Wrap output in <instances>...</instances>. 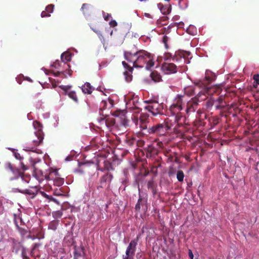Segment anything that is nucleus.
<instances>
[{"instance_id":"nucleus-13","label":"nucleus","mask_w":259,"mask_h":259,"mask_svg":"<svg viewBox=\"0 0 259 259\" xmlns=\"http://www.w3.org/2000/svg\"><path fill=\"white\" fill-rule=\"evenodd\" d=\"M19 192L31 196V198H34L37 195L38 189L36 187H32L30 189H18Z\"/></svg>"},{"instance_id":"nucleus-38","label":"nucleus","mask_w":259,"mask_h":259,"mask_svg":"<svg viewBox=\"0 0 259 259\" xmlns=\"http://www.w3.org/2000/svg\"><path fill=\"white\" fill-rule=\"evenodd\" d=\"M104 18L106 21H108L111 18V15L108 13L104 14Z\"/></svg>"},{"instance_id":"nucleus-61","label":"nucleus","mask_w":259,"mask_h":259,"mask_svg":"<svg viewBox=\"0 0 259 259\" xmlns=\"http://www.w3.org/2000/svg\"><path fill=\"white\" fill-rule=\"evenodd\" d=\"M172 60H173V61H174V60H175V58H174V57L172 58Z\"/></svg>"},{"instance_id":"nucleus-56","label":"nucleus","mask_w":259,"mask_h":259,"mask_svg":"<svg viewBox=\"0 0 259 259\" xmlns=\"http://www.w3.org/2000/svg\"><path fill=\"white\" fill-rule=\"evenodd\" d=\"M102 103L104 105V106L106 104V102L104 101H102Z\"/></svg>"},{"instance_id":"nucleus-5","label":"nucleus","mask_w":259,"mask_h":259,"mask_svg":"<svg viewBox=\"0 0 259 259\" xmlns=\"http://www.w3.org/2000/svg\"><path fill=\"white\" fill-rule=\"evenodd\" d=\"M144 102L147 104L145 106V109L151 113L152 115L156 116L163 114L164 107L163 103H159L157 101L154 99L145 100Z\"/></svg>"},{"instance_id":"nucleus-12","label":"nucleus","mask_w":259,"mask_h":259,"mask_svg":"<svg viewBox=\"0 0 259 259\" xmlns=\"http://www.w3.org/2000/svg\"><path fill=\"white\" fill-rule=\"evenodd\" d=\"M212 78L209 76H205L202 80H199L195 83L196 85L200 88L204 89L205 91L208 92V85L212 81Z\"/></svg>"},{"instance_id":"nucleus-41","label":"nucleus","mask_w":259,"mask_h":259,"mask_svg":"<svg viewBox=\"0 0 259 259\" xmlns=\"http://www.w3.org/2000/svg\"><path fill=\"white\" fill-rule=\"evenodd\" d=\"M109 24L111 27H115L117 25V22L115 20H111L109 22Z\"/></svg>"},{"instance_id":"nucleus-45","label":"nucleus","mask_w":259,"mask_h":259,"mask_svg":"<svg viewBox=\"0 0 259 259\" xmlns=\"http://www.w3.org/2000/svg\"><path fill=\"white\" fill-rule=\"evenodd\" d=\"M224 99L222 96L219 97L218 99L217 100V101L220 104H222L223 102Z\"/></svg>"},{"instance_id":"nucleus-43","label":"nucleus","mask_w":259,"mask_h":259,"mask_svg":"<svg viewBox=\"0 0 259 259\" xmlns=\"http://www.w3.org/2000/svg\"><path fill=\"white\" fill-rule=\"evenodd\" d=\"M123 74H124V75L125 76V80L128 82V77L129 76L128 71H127V70L123 72Z\"/></svg>"},{"instance_id":"nucleus-7","label":"nucleus","mask_w":259,"mask_h":259,"mask_svg":"<svg viewBox=\"0 0 259 259\" xmlns=\"http://www.w3.org/2000/svg\"><path fill=\"white\" fill-rule=\"evenodd\" d=\"M169 128L168 125L163 124H157L151 127L147 128L141 131L140 133H136L138 137L143 135L156 134L158 135H164Z\"/></svg>"},{"instance_id":"nucleus-34","label":"nucleus","mask_w":259,"mask_h":259,"mask_svg":"<svg viewBox=\"0 0 259 259\" xmlns=\"http://www.w3.org/2000/svg\"><path fill=\"white\" fill-rule=\"evenodd\" d=\"M53 217L55 218H60L62 215L61 211H57L53 213Z\"/></svg>"},{"instance_id":"nucleus-30","label":"nucleus","mask_w":259,"mask_h":259,"mask_svg":"<svg viewBox=\"0 0 259 259\" xmlns=\"http://www.w3.org/2000/svg\"><path fill=\"white\" fill-rule=\"evenodd\" d=\"M169 38L166 35H164L162 37V42L164 44L165 48L166 49L168 48L167 42L168 41Z\"/></svg>"},{"instance_id":"nucleus-47","label":"nucleus","mask_w":259,"mask_h":259,"mask_svg":"<svg viewBox=\"0 0 259 259\" xmlns=\"http://www.w3.org/2000/svg\"><path fill=\"white\" fill-rule=\"evenodd\" d=\"M169 29H170V28H169V26H168V27H167V28H165H165H163V30H164L163 33H165H165H168V32H169Z\"/></svg>"},{"instance_id":"nucleus-57","label":"nucleus","mask_w":259,"mask_h":259,"mask_svg":"<svg viewBox=\"0 0 259 259\" xmlns=\"http://www.w3.org/2000/svg\"><path fill=\"white\" fill-rule=\"evenodd\" d=\"M197 113H198V114H200V113H201V112L200 110H198V111H197Z\"/></svg>"},{"instance_id":"nucleus-60","label":"nucleus","mask_w":259,"mask_h":259,"mask_svg":"<svg viewBox=\"0 0 259 259\" xmlns=\"http://www.w3.org/2000/svg\"><path fill=\"white\" fill-rule=\"evenodd\" d=\"M107 169L109 170V168L108 167H106Z\"/></svg>"},{"instance_id":"nucleus-51","label":"nucleus","mask_w":259,"mask_h":259,"mask_svg":"<svg viewBox=\"0 0 259 259\" xmlns=\"http://www.w3.org/2000/svg\"><path fill=\"white\" fill-rule=\"evenodd\" d=\"M22 255L23 259H29L28 257H27L24 252H22Z\"/></svg>"},{"instance_id":"nucleus-6","label":"nucleus","mask_w":259,"mask_h":259,"mask_svg":"<svg viewBox=\"0 0 259 259\" xmlns=\"http://www.w3.org/2000/svg\"><path fill=\"white\" fill-rule=\"evenodd\" d=\"M36 125H38V128L37 131L34 132V135L31 137L29 140V142L33 143V146L32 147H27L25 149L27 151H34L35 147L38 146L43 141L44 134L41 130V127L38 122H34L33 125L35 127Z\"/></svg>"},{"instance_id":"nucleus-21","label":"nucleus","mask_w":259,"mask_h":259,"mask_svg":"<svg viewBox=\"0 0 259 259\" xmlns=\"http://www.w3.org/2000/svg\"><path fill=\"white\" fill-rule=\"evenodd\" d=\"M123 175L124 178H123L122 179V183L123 184L126 185L128 182V168H124L123 170Z\"/></svg>"},{"instance_id":"nucleus-22","label":"nucleus","mask_w":259,"mask_h":259,"mask_svg":"<svg viewBox=\"0 0 259 259\" xmlns=\"http://www.w3.org/2000/svg\"><path fill=\"white\" fill-rule=\"evenodd\" d=\"M112 179V175L110 174H107L104 175L101 179V183H105L107 181L110 182Z\"/></svg>"},{"instance_id":"nucleus-25","label":"nucleus","mask_w":259,"mask_h":259,"mask_svg":"<svg viewBox=\"0 0 259 259\" xmlns=\"http://www.w3.org/2000/svg\"><path fill=\"white\" fill-rule=\"evenodd\" d=\"M58 222L57 221H53L51 222L49 225V229L55 230L57 229Z\"/></svg>"},{"instance_id":"nucleus-4","label":"nucleus","mask_w":259,"mask_h":259,"mask_svg":"<svg viewBox=\"0 0 259 259\" xmlns=\"http://www.w3.org/2000/svg\"><path fill=\"white\" fill-rule=\"evenodd\" d=\"M5 167L7 170L11 171L14 175L15 177L14 179L21 178V182L19 183V184L21 187H22L23 184H28L29 182L30 176L21 172L18 168L15 167L10 162L5 163Z\"/></svg>"},{"instance_id":"nucleus-2","label":"nucleus","mask_w":259,"mask_h":259,"mask_svg":"<svg viewBox=\"0 0 259 259\" xmlns=\"http://www.w3.org/2000/svg\"><path fill=\"white\" fill-rule=\"evenodd\" d=\"M149 53L144 50H139L134 46L131 49V62L133 64V67L142 68L146 64Z\"/></svg>"},{"instance_id":"nucleus-33","label":"nucleus","mask_w":259,"mask_h":259,"mask_svg":"<svg viewBox=\"0 0 259 259\" xmlns=\"http://www.w3.org/2000/svg\"><path fill=\"white\" fill-rule=\"evenodd\" d=\"M137 244V241L135 240H134L132 241H131V253H133L134 250V248L136 246Z\"/></svg>"},{"instance_id":"nucleus-3","label":"nucleus","mask_w":259,"mask_h":259,"mask_svg":"<svg viewBox=\"0 0 259 259\" xmlns=\"http://www.w3.org/2000/svg\"><path fill=\"white\" fill-rule=\"evenodd\" d=\"M182 109V99L181 97H179L176 103L172 104L169 107L171 114L175 116V122L177 123L175 127V129L183 126V123H185L186 118L180 113Z\"/></svg>"},{"instance_id":"nucleus-17","label":"nucleus","mask_w":259,"mask_h":259,"mask_svg":"<svg viewBox=\"0 0 259 259\" xmlns=\"http://www.w3.org/2000/svg\"><path fill=\"white\" fill-rule=\"evenodd\" d=\"M63 89L64 90H65V95H67L68 96V97L70 99H72L75 102H76V103L78 102V98H77V96L76 95L75 92L70 91V92H68L67 91V90H65L64 88H63Z\"/></svg>"},{"instance_id":"nucleus-48","label":"nucleus","mask_w":259,"mask_h":259,"mask_svg":"<svg viewBox=\"0 0 259 259\" xmlns=\"http://www.w3.org/2000/svg\"><path fill=\"white\" fill-rule=\"evenodd\" d=\"M54 194L57 196H62L63 195L62 194H61L60 192H58L57 190H55L54 192Z\"/></svg>"},{"instance_id":"nucleus-29","label":"nucleus","mask_w":259,"mask_h":259,"mask_svg":"<svg viewBox=\"0 0 259 259\" xmlns=\"http://www.w3.org/2000/svg\"><path fill=\"white\" fill-rule=\"evenodd\" d=\"M253 79L254 80L253 85L254 87L256 88L257 85L259 84V74L254 75L253 76Z\"/></svg>"},{"instance_id":"nucleus-32","label":"nucleus","mask_w":259,"mask_h":259,"mask_svg":"<svg viewBox=\"0 0 259 259\" xmlns=\"http://www.w3.org/2000/svg\"><path fill=\"white\" fill-rule=\"evenodd\" d=\"M89 6H90L88 4H83L82 5L81 10L82 11V12L84 14L89 13V11H87V10L89 8Z\"/></svg>"},{"instance_id":"nucleus-14","label":"nucleus","mask_w":259,"mask_h":259,"mask_svg":"<svg viewBox=\"0 0 259 259\" xmlns=\"http://www.w3.org/2000/svg\"><path fill=\"white\" fill-rule=\"evenodd\" d=\"M160 12L163 15H167L171 12V6L169 5H163L161 3H159L157 5Z\"/></svg>"},{"instance_id":"nucleus-50","label":"nucleus","mask_w":259,"mask_h":259,"mask_svg":"<svg viewBox=\"0 0 259 259\" xmlns=\"http://www.w3.org/2000/svg\"><path fill=\"white\" fill-rule=\"evenodd\" d=\"M136 209L137 210H139L140 209V204H139V203H138L136 205Z\"/></svg>"},{"instance_id":"nucleus-15","label":"nucleus","mask_w":259,"mask_h":259,"mask_svg":"<svg viewBox=\"0 0 259 259\" xmlns=\"http://www.w3.org/2000/svg\"><path fill=\"white\" fill-rule=\"evenodd\" d=\"M105 118L106 124L108 127H111L115 125V120L113 117H107V116H105L104 118H101V120H103Z\"/></svg>"},{"instance_id":"nucleus-52","label":"nucleus","mask_w":259,"mask_h":259,"mask_svg":"<svg viewBox=\"0 0 259 259\" xmlns=\"http://www.w3.org/2000/svg\"><path fill=\"white\" fill-rule=\"evenodd\" d=\"M130 140H131V145L132 144V143H134L135 142L137 143L135 139L134 138H132V139L131 138Z\"/></svg>"},{"instance_id":"nucleus-31","label":"nucleus","mask_w":259,"mask_h":259,"mask_svg":"<svg viewBox=\"0 0 259 259\" xmlns=\"http://www.w3.org/2000/svg\"><path fill=\"white\" fill-rule=\"evenodd\" d=\"M54 5L51 4L47 6L46 8V10L48 12L49 14L52 13L54 11Z\"/></svg>"},{"instance_id":"nucleus-58","label":"nucleus","mask_w":259,"mask_h":259,"mask_svg":"<svg viewBox=\"0 0 259 259\" xmlns=\"http://www.w3.org/2000/svg\"><path fill=\"white\" fill-rule=\"evenodd\" d=\"M130 69H131V73L133 70V68L132 67H131Z\"/></svg>"},{"instance_id":"nucleus-1","label":"nucleus","mask_w":259,"mask_h":259,"mask_svg":"<svg viewBox=\"0 0 259 259\" xmlns=\"http://www.w3.org/2000/svg\"><path fill=\"white\" fill-rule=\"evenodd\" d=\"M141 104L138 96L131 92V126L135 133H140L141 131L146 129L149 122V115L141 112Z\"/></svg>"},{"instance_id":"nucleus-59","label":"nucleus","mask_w":259,"mask_h":259,"mask_svg":"<svg viewBox=\"0 0 259 259\" xmlns=\"http://www.w3.org/2000/svg\"><path fill=\"white\" fill-rule=\"evenodd\" d=\"M124 56H125V57L126 58V53H124Z\"/></svg>"},{"instance_id":"nucleus-46","label":"nucleus","mask_w":259,"mask_h":259,"mask_svg":"<svg viewBox=\"0 0 259 259\" xmlns=\"http://www.w3.org/2000/svg\"><path fill=\"white\" fill-rule=\"evenodd\" d=\"M188 255L191 259H193V254L192 251L190 249L189 250Z\"/></svg>"},{"instance_id":"nucleus-16","label":"nucleus","mask_w":259,"mask_h":259,"mask_svg":"<svg viewBox=\"0 0 259 259\" xmlns=\"http://www.w3.org/2000/svg\"><path fill=\"white\" fill-rule=\"evenodd\" d=\"M81 90L84 93L91 94L94 89L91 86L90 83L86 82L82 86Z\"/></svg>"},{"instance_id":"nucleus-42","label":"nucleus","mask_w":259,"mask_h":259,"mask_svg":"<svg viewBox=\"0 0 259 259\" xmlns=\"http://www.w3.org/2000/svg\"><path fill=\"white\" fill-rule=\"evenodd\" d=\"M122 64L124 67L130 71V66L125 61H122Z\"/></svg>"},{"instance_id":"nucleus-18","label":"nucleus","mask_w":259,"mask_h":259,"mask_svg":"<svg viewBox=\"0 0 259 259\" xmlns=\"http://www.w3.org/2000/svg\"><path fill=\"white\" fill-rule=\"evenodd\" d=\"M151 77L152 79L155 82H159L161 79L160 75L156 71H153L151 73Z\"/></svg>"},{"instance_id":"nucleus-8","label":"nucleus","mask_w":259,"mask_h":259,"mask_svg":"<svg viewBox=\"0 0 259 259\" xmlns=\"http://www.w3.org/2000/svg\"><path fill=\"white\" fill-rule=\"evenodd\" d=\"M206 96L204 93L200 92H199L193 101H189L187 103L186 110V113L189 114L191 112H194L197 108L199 99H200L201 100H204Z\"/></svg>"},{"instance_id":"nucleus-37","label":"nucleus","mask_w":259,"mask_h":259,"mask_svg":"<svg viewBox=\"0 0 259 259\" xmlns=\"http://www.w3.org/2000/svg\"><path fill=\"white\" fill-rule=\"evenodd\" d=\"M148 187L149 189H151L152 191H154L153 182L152 181L148 182Z\"/></svg>"},{"instance_id":"nucleus-36","label":"nucleus","mask_w":259,"mask_h":259,"mask_svg":"<svg viewBox=\"0 0 259 259\" xmlns=\"http://www.w3.org/2000/svg\"><path fill=\"white\" fill-rule=\"evenodd\" d=\"M130 256V245L127 247L126 250V255L125 256H123V259H128V257Z\"/></svg>"},{"instance_id":"nucleus-11","label":"nucleus","mask_w":259,"mask_h":259,"mask_svg":"<svg viewBox=\"0 0 259 259\" xmlns=\"http://www.w3.org/2000/svg\"><path fill=\"white\" fill-rule=\"evenodd\" d=\"M161 68L165 74L175 73L177 72V66L172 63H164Z\"/></svg>"},{"instance_id":"nucleus-28","label":"nucleus","mask_w":259,"mask_h":259,"mask_svg":"<svg viewBox=\"0 0 259 259\" xmlns=\"http://www.w3.org/2000/svg\"><path fill=\"white\" fill-rule=\"evenodd\" d=\"M62 66H63V62L61 61V62L59 61V60H56L52 65V66L55 67L56 69H58L60 70V67Z\"/></svg>"},{"instance_id":"nucleus-20","label":"nucleus","mask_w":259,"mask_h":259,"mask_svg":"<svg viewBox=\"0 0 259 259\" xmlns=\"http://www.w3.org/2000/svg\"><path fill=\"white\" fill-rule=\"evenodd\" d=\"M64 179L60 177H56L54 180V184L57 186H60L64 184Z\"/></svg>"},{"instance_id":"nucleus-54","label":"nucleus","mask_w":259,"mask_h":259,"mask_svg":"<svg viewBox=\"0 0 259 259\" xmlns=\"http://www.w3.org/2000/svg\"><path fill=\"white\" fill-rule=\"evenodd\" d=\"M168 174H169V176H171L172 174H174V172H172L171 170H169V171Z\"/></svg>"},{"instance_id":"nucleus-53","label":"nucleus","mask_w":259,"mask_h":259,"mask_svg":"<svg viewBox=\"0 0 259 259\" xmlns=\"http://www.w3.org/2000/svg\"><path fill=\"white\" fill-rule=\"evenodd\" d=\"M74 256H75V258H76L78 256V253H77V252L76 251L74 252Z\"/></svg>"},{"instance_id":"nucleus-44","label":"nucleus","mask_w":259,"mask_h":259,"mask_svg":"<svg viewBox=\"0 0 259 259\" xmlns=\"http://www.w3.org/2000/svg\"><path fill=\"white\" fill-rule=\"evenodd\" d=\"M49 79L54 87H55L57 85V84L56 83V81L55 79H54L53 78H49Z\"/></svg>"},{"instance_id":"nucleus-40","label":"nucleus","mask_w":259,"mask_h":259,"mask_svg":"<svg viewBox=\"0 0 259 259\" xmlns=\"http://www.w3.org/2000/svg\"><path fill=\"white\" fill-rule=\"evenodd\" d=\"M14 155H15V157H16V158L17 159L21 160L22 159V157H21L20 154L18 152H15Z\"/></svg>"},{"instance_id":"nucleus-24","label":"nucleus","mask_w":259,"mask_h":259,"mask_svg":"<svg viewBox=\"0 0 259 259\" xmlns=\"http://www.w3.org/2000/svg\"><path fill=\"white\" fill-rule=\"evenodd\" d=\"M184 174L183 171L181 170H178L177 173V178L178 180L180 182H183L184 180Z\"/></svg>"},{"instance_id":"nucleus-39","label":"nucleus","mask_w":259,"mask_h":259,"mask_svg":"<svg viewBox=\"0 0 259 259\" xmlns=\"http://www.w3.org/2000/svg\"><path fill=\"white\" fill-rule=\"evenodd\" d=\"M21 168L23 171H25L28 169V166L25 165L23 162H21Z\"/></svg>"},{"instance_id":"nucleus-9","label":"nucleus","mask_w":259,"mask_h":259,"mask_svg":"<svg viewBox=\"0 0 259 259\" xmlns=\"http://www.w3.org/2000/svg\"><path fill=\"white\" fill-rule=\"evenodd\" d=\"M61 61L63 62V68L68 70L69 75L71 76L72 71L70 69V65L67 63L71 61V54L68 52H64L61 56Z\"/></svg>"},{"instance_id":"nucleus-55","label":"nucleus","mask_w":259,"mask_h":259,"mask_svg":"<svg viewBox=\"0 0 259 259\" xmlns=\"http://www.w3.org/2000/svg\"><path fill=\"white\" fill-rule=\"evenodd\" d=\"M131 165H132L134 168H135V165L134 163H131Z\"/></svg>"},{"instance_id":"nucleus-23","label":"nucleus","mask_w":259,"mask_h":259,"mask_svg":"<svg viewBox=\"0 0 259 259\" xmlns=\"http://www.w3.org/2000/svg\"><path fill=\"white\" fill-rule=\"evenodd\" d=\"M185 92L189 96L195 95V89L192 87H188L185 89Z\"/></svg>"},{"instance_id":"nucleus-27","label":"nucleus","mask_w":259,"mask_h":259,"mask_svg":"<svg viewBox=\"0 0 259 259\" xmlns=\"http://www.w3.org/2000/svg\"><path fill=\"white\" fill-rule=\"evenodd\" d=\"M67 71H68V70H66V71L61 70L59 71H57L56 72L53 71V74L55 76H58L61 74H63L65 77H67V75H66ZM67 72H68L67 73L68 74V71H67Z\"/></svg>"},{"instance_id":"nucleus-35","label":"nucleus","mask_w":259,"mask_h":259,"mask_svg":"<svg viewBox=\"0 0 259 259\" xmlns=\"http://www.w3.org/2000/svg\"><path fill=\"white\" fill-rule=\"evenodd\" d=\"M50 16L51 15L49 14L46 10L43 11L41 13V17H50Z\"/></svg>"},{"instance_id":"nucleus-49","label":"nucleus","mask_w":259,"mask_h":259,"mask_svg":"<svg viewBox=\"0 0 259 259\" xmlns=\"http://www.w3.org/2000/svg\"><path fill=\"white\" fill-rule=\"evenodd\" d=\"M223 108H224V106H221L220 105H218L216 106V109H221Z\"/></svg>"},{"instance_id":"nucleus-26","label":"nucleus","mask_w":259,"mask_h":259,"mask_svg":"<svg viewBox=\"0 0 259 259\" xmlns=\"http://www.w3.org/2000/svg\"><path fill=\"white\" fill-rule=\"evenodd\" d=\"M40 193L44 197L47 198L48 199L53 201L56 203H58L57 200L54 198H53L51 196H49L48 194H47L45 192L40 191Z\"/></svg>"},{"instance_id":"nucleus-10","label":"nucleus","mask_w":259,"mask_h":259,"mask_svg":"<svg viewBox=\"0 0 259 259\" xmlns=\"http://www.w3.org/2000/svg\"><path fill=\"white\" fill-rule=\"evenodd\" d=\"M126 112L125 110H116L112 113L113 116L119 117L120 119V122L124 127L128 126V120L126 118L125 115Z\"/></svg>"},{"instance_id":"nucleus-19","label":"nucleus","mask_w":259,"mask_h":259,"mask_svg":"<svg viewBox=\"0 0 259 259\" xmlns=\"http://www.w3.org/2000/svg\"><path fill=\"white\" fill-rule=\"evenodd\" d=\"M146 68L147 69H149L151 67L153 66L154 65V63L153 61L152 57L151 55L149 54L148 56V59H147L146 63Z\"/></svg>"}]
</instances>
